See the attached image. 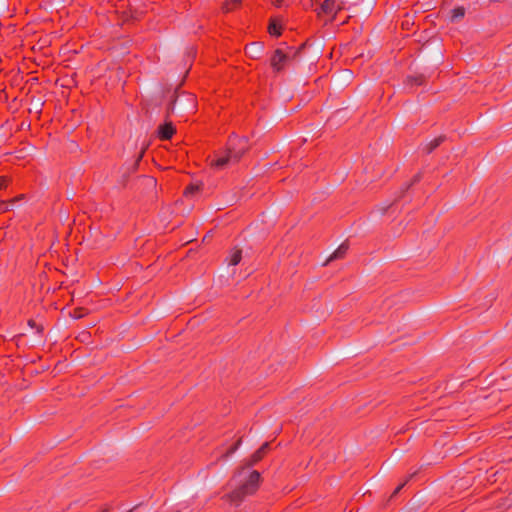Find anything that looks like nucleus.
Wrapping results in <instances>:
<instances>
[{"instance_id":"11","label":"nucleus","mask_w":512,"mask_h":512,"mask_svg":"<svg viewBox=\"0 0 512 512\" xmlns=\"http://www.w3.org/2000/svg\"><path fill=\"white\" fill-rule=\"evenodd\" d=\"M16 202V199H12L9 202L2 201L0 202V211H8L14 208V203Z\"/></svg>"},{"instance_id":"26","label":"nucleus","mask_w":512,"mask_h":512,"mask_svg":"<svg viewBox=\"0 0 512 512\" xmlns=\"http://www.w3.org/2000/svg\"><path fill=\"white\" fill-rule=\"evenodd\" d=\"M236 137H237V136H236V134H235V133H232V134H231V136H230V139H231V138H236Z\"/></svg>"},{"instance_id":"23","label":"nucleus","mask_w":512,"mask_h":512,"mask_svg":"<svg viewBox=\"0 0 512 512\" xmlns=\"http://www.w3.org/2000/svg\"><path fill=\"white\" fill-rule=\"evenodd\" d=\"M241 1H242V0H233V3H235V4H239V3H241Z\"/></svg>"},{"instance_id":"30","label":"nucleus","mask_w":512,"mask_h":512,"mask_svg":"<svg viewBox=\"0 0 512 512\" xmlns=\"http://www.w3.org/2000/svg\"><path fill=\"white\" fill-rule=\"evenodd\" d=\"M400 489H401V486H399L398 488H396L395 493H397Z\"/></svg>"},{"instance_id":"13","label":"nucleus","mask_w":512,"mask_h":512,"mask_svg":"<svg viewBox=\"0 0 512 512\" xmlns=\"http://www.w3.org/2000/svg\"><path fill=\"white\" fill-rule=\"evenodd\" d=\"M238 200H239V196L237 195L236 192L231 191L227 194V200H226L227 204L232 205V204L236 203Z\"/></svg>"},{"instance_id":"29","label":"nucleus","mask_w":512,"mask_h":512,"mask_svg":"<svg viewBox=\"0 0 512 512\" xmlns=\"http://www.w3.org/2000/svg\"><path fill=\"white\" fill-rule=\"evenodd\" d=\"M142 154H143V152L139 155L137 161H139L142 158Z\"/></svg>"},{"instance_id":"19","label":"nucleus","mask_w":512,"mask_h":512,"mask_svg":"<svg viewBox=\"0 0 512 512\" xmlns=\"http://www.w3.org/2000/svg\"><path fill=\"white\" fill-rule=\"evenodd\" d=\"M241 258H231L229 265L236 266L239 264Z\"/></svg>"},{"instance_id":"6","label":"nucleus","mask_w":512,"mask_h":512,"mask_svg":"<svg viewBox=\"0 0 512 512\" xmlns=\"http://www.w3.org/2000/svg\"><path fill=\"white\" fill-rule=\"evenodd\" d=\"M174 127L171 123H166L159 127V135L162 139H170L174 134Z\"/></svg>"},{"instance_id":"14","label":"nucleus","mask_w":512,"mask_h":512,"mask_svg":"<svg viewBox=\"0 0 512 512\" xmlns=\"http://www.w3.org/2000/svg\"><path fill=\"white\" fill-rule=\"evenodd\" d=\"M269 33L271 35L279 36L281 34L280 28L275 22H271L269 25Z\"/></svg>"},{"instance_id":"12","label":"nucleus","mask_w":512,"mask_h":512,"mask_svg":"<svg viewBox=\"0 0 512 512\" xmlns=\"http://www.w3.org/2000/svg\"><path fill=\"white\" fill-rule=\"evenodd\" d=\"M201 184H192L185 190L186 196H192L200 190Z\"/></svg>"},{"instance_id":"18","label":"nucleus","mask_w":512,"mask_h":512,"mask_svg":"<svg viewBox=\"0 0 512 512\" xmlns=\"http://www.w3.org/2000/svg\"><path fill=\"white\" fill-rule=\"evenodd\" d=\"M7 178L5 177H0V189L4 188L7 184Z\"/></svg>"},{"instance_id":"22","label":"nucleus","mask_w":512,"mask_h":512,"mask_svg":"<svg viewBox=\"0 0 512 512\" xmlns=\"http://www.w3.org/2000/svg\"><path fill=\"white\" fill-rule=\"evenodd\" d=\"M275 4H276L277 6H280V5H281V0H275Z\"/></svg>"},{"instance_id":"8","label":"nucleus","mask_w":512,"mask_h":512,"mask_svg":"<svg viewBox=\"0 0 512 512\" xmlns=\"http://www.w3.org/2000/svg\"><path fill=\"white\" fill-rule=\"evenodd\" d=\"M443 137L442 136H439L433 140H431L430 142H428L425 146H424V150L426 151V153H431L436 147H438L440 145V143L443 141Z\"/></svg>"},{"instance_id":"7","label":"nucleus","mask_w":512,"mask_h":512,"mask_svg":"<svg viewBox=\"0 0 512 512\" xmlns=\"http://www.w3.org/2000/svg\"><path fill=\"white\" fill-rule=\"evenodd\" d=\"M351 249L348 243H341L331 254L330 256H341L346 253H351Z\"/></svg>"},{"instance_id":"9","label":"nucleus","mask_w":512,"mask_h":512,"mask_svg":"<svg viewBox=\"0 0 512 512\" xmlns=\"http://www.w3.org/2000/svg\"><path fill=\"white\" fill-rule=\"evenodd\" d=\"M465 15V9L463 7H457L452 10V21H457Z\"/></svg>"},{"instance_id":"3","label":"nucleus","mask_w":512,"mask_h":512,"mask_svg":"<svg viewBox=\"0 0 512 512\" xmlns=\"http://www.w3.org/2000/svg\"><path fill=\"white\" fill-rule=\"evenodd\" d=\"M290 61V54L282 49H276L271 57L270 65L275 72H281L286 63Z\"/></svg>"},{"instance_id":"5","label":"nucleus","mask_w":512,"mask_h":512,"mask_svg":"<svg viewBox=\"0 0 512 512\" xmlns=\"http://www.w3.org/2000/svg\"><path fill=\"white\" fill-rule=\"evenodd\" d=\"M264 46L261 42H253L247 47V53L250 57L256 58L263 51Z\"/></svg>"},{"instance_id":"27","label":"nucleus","mask_w":512,"mask_h":512,"mask_svg":"<svg viewBox=\"0 0 512 512\" xmlns=\"http://www.w3.org/2000/svg\"><path fill=\"white\" fill-rule=\"evenodd\" d=\"M29 325H30L31 327H33V326H34V322H33L32 320H30V321H29Z\"/></svg>"},{"instance_id":"21","label":"nucleus","mask_w":512,"mask_h":512,"mask_svg":"<svg viewBox=\"0 0 512 512\" xmlns=\"http://www.w3.org/2000/svg\"><path fill=\"white\" fill-rule=\"evenodd\" d=\"M239 141L246 143L248 141V139H247V137L243 136V137L239 138Z\"/></svg>"},{"instance_id":"10","label":"nucleus","mask_w":512,"mask_h":512,"mask_svg":"<svg viewBox=\"0 0 512 512\" xmlns=\"http://www.w3.org/2000/svg\"><path fill=\"white\" fill-rule=\"evenodd\" d=\"M269 447V444L268 443H264L259 449L258 451L255 452V454L253 455V458H254V461H259L261 458H262V455L265 453V451L268 449Z\"/></svg>"},{"instance_id":"31","label":"nucleus","mask_w":512,"mask_h":512,"mask_svg":"<svg viewBox=\"0 0 512 512\" xmlns=\"http://www.w3.org/2000/svg\"><path fill=\"white\" fill-rule=\"evenodd\" d=\"M150 182H151L152 184H155V180H154V179H152V178L150 179Z\"/></svg>"},{"instance_id":"28","label":"nucleus","mask_w":512,"mask_h":512,"mask_svg":"<svg viewBox=\"0 0 512 512\" xmlns=\"http://www.w3.org/2000/svg\"><path fill=\"white\" fill-rule=\"evenodd\" d=\"M22 197H23V195H20V196H18V197H17V198H15V199H16V201H18V200H19V199H21Z\"/></svg>"},{"instance_id":"25","label":"nucleus","mask_w":512,"mask_h":512,"mask_svg":"<svg viewBox=\"0 0 512 512\" xmlns=\"http://www.w3.org/2000/svg\"><path fill=\"white\" fill-rule=\"evenodd\" d=\"M225 9H226V10H230L229 3H227V4L225 5Z\"/></svg>"},{"instance_id":"1","label":"nucleus","mask_w":512,"mask_h":512,"mask_svg":"<svg viewBox=\"0 0 512 512\" xmlns=\"http://www.w3.org/2000/svg\"><path fill=\"white\" fill-rule=\"evenodd\" d=\"M260 474L243 468L233 478L237 487L228 495L231 504L239 506L245 496L254 493L259 485Z\"/></svg>"},{"instance_id":"2","label":"nucleus","mask_w":512,"mask_h":512,"mask_svg":"<svg viewBox=\"0 0 512 512\" xmlns=\"http://www.w3.org/2000/svg\"><path fill=\"white\" fill-rule=\"evenodd\" d=\"M246 152V148H237L234 145H228L226 148V155L218 157L215 161L211 163L212 166L216 168H223L229 162H237L242 157V155Z\"/></svg>"},{"instance_id":"20","label":"nucleus","mask_w":512,"mask_h":512,"mask_svg":"<svg viewBox=\"0 0 512 512\" xmlns=\"http://www.w3.org/2000/svg\"><path fill=\"white\" fill-rule=\"evenodd\" d=\"M243 252L248 253V251H243V250L241 249V250H238V251H237L233 256L238 257V256H240V254H241V253H243Z\"/></svg>"},{"instance_id":"16","label":"nucleus","mask_w":512,"mask_h":512,"mask_svg":"<svg viewBox=\"0 0 512 512\" xmlns=\"http://www.w3.org/2000/svg\"><path fill=\"white\" fill-rule=\"evenodd\" d=\"M304 47V45H302L301 47H299L298 49H293L291 47H288V54H290V60H292L293 58H295L301 51V49Z\"/></svg>"},{"instance_id":"24","label":"nucleus","mask_w":512,"mask_h":512,"mask_svg":"<svg viewBox=\"0 0 512 512\" xmlns=\"http://www.w3.org/2000/svg\"><path fill=\"white\" fill-rule=\"evenodd\" d=\"M330 259H331V258H327V259H326V261L323 263V265H324V266H325V265H327Z\"/></svg>"},{"instance_id":"32","label":"nucleus","mask_w":512,"mask_h":512,"mask_svg":"<svg viewBox=\"0 0 512 512\" xmlns=\"http://www.w3.org/2000/svg\"><path fill=\"white\" fill-rule=\"evenodd\" d=\"M239 512H241V511H239Z\"/></svg>"},{"instance_id":"17","label":"nucleus","mask_w":512,"mask_h":512,"mask_svg":"<svg viewBox=\"0 0 512 512\" xmlns=\"http://www.w3.org/2000/svg\"><path fill=\"white\" fill-rule=\"evenodd\" d=\"M304 47V45H302L301 47H299L298 49H293L291 47H288V54H290V60H292L293 58H295L301 51V49Z\"/></svg>"},{"instance_id":"4","label":"nucleus","mask_w":512,"mask_h":512,"mask_svg":"<svg viewBox=\"0 0 512 512\" xmlns=\"http://www.w3.org/2000/svg\"><path fill=\"white\" fill-rule=\"evenodd\" d=\"M344 7L342 0H325L321 5V11L325 14L331 15L332 19L335 18L338 11Z\"/></svg>"},{"instance_id":"15","label":"nucleus","mask_w":512,"mask_h":512,"mask_svg":"<svg viewBox=\"0 0 512 512\" xmlns=\"http://www.w3.org/2000/svg\"><path fill=\"white\" fill-rule=\"evenodd\" d=\"M304 47V45H302L301 47H299L298 49H293L291 47H288V54H290V60H292L293 58H295L301 51V49Z\"/></svg>"}]
</instances>
